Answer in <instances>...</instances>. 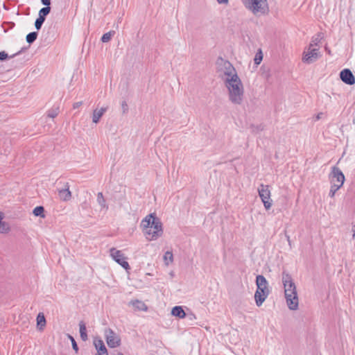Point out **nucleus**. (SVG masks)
Wrapping results in <instances>:
<instances>
[{
    "label": "nucleus",
    "mask_w": 355,
    "mask_h": 355,
    "mask_svg": "<svg viewBox=\"0 0 355 355\" xmlns=\"http://www.w3.org/2000/svg\"><path fill=\"white\" fill-rule=\"evenodd\" d=\"M10 231V227L8 224L4 221H3V216L0 212V233L5 234L8 233Z\"/></svg>",
    "instance_id": "nucleus-20"
},
{
    "label": "nucleus",
    "mask_w": 355,
    "mask_h": 355,
    "mask_svg": "<svg viewBox=\"0 0 355 355\" xmlns=\"http://www.w3.org/2000/svg\"><path fill=\"white\" fill-rule=\"evenodd\" d=\"M216 1L219 4H227L229 2V0H216Z\"/></svg>",
    "instance_id": "nucleus-37"
},
{
    "label": "nucleus",
    "mask_w": 355,
    "mask_h": 355,
    "mask_svg": "<svg viewBox=\"0 0 355 355\" xmlns=\"http://www.w3.org/2000/svg\"><path fill=\"white\" fill-rule=\"evenodd\" d=\"M340 78L343 83L347 85H352L355 83V78L348 69H345L340 71Z\"/></svg>",
    "instance_id": "nucleus-12"
},
{
    "label": "nucleus",
    "mask_w": 355,
    "mask_h": 355,
    "mask_svg": "<svg viewBox=\"0 0 355 355\" xmlns=\"http://www.w3.org/2000/svg\"><path fill=\"white\" fill-rule=\"evenodd\" d=\"M228 90L229 99L235 105H241L243 101L244 89L241 80L239 78L229 80L225 83Z\"/></svg>",
    "instance_id": "nucleus-3"
},
{
    "label": "nucleus",
    "mask_w": 355,
    "mask_h": 355,
    "mask_svg": "<svg viewBox=\"0 0 355 355\" xmlns=\"http://www.w3.org/2000/svg\"><path fill=\"white\" fill-rule=\"evenodd\" d=\"M282 283L288 307L291 310L297 309L299 301L296 286L291 275L286 271L282 272Z\"/></svg>",
    "instance_id": "nucleus-2"
},
{
    "label": "nucleus",
    "mask_w": 355,
    "mask_h": 355,
    "mask_svg": "<svg viewBox=\"0 0 355 355\" xmlns=\"http://www.w3.org/2000/svg\"><path fill=\"white\" fill-rule=\"evenodd\" d=\"M243 2L245 6L254 15L266 12V3L263 0H243Z\"/></svg>",
    "instance_id": "nucleus-5"
},
{
    "label": "nucleus",
    "mask_w": 355,
    "mask_h": 355,
    "mask_svg": "<svg viewBox=\"0 0 355 355\" xmlns=\"http://www.w3.org/2000/svg\"><path fill=\"white\" fill-rule=\"evenodd\" d=\"M37 322L38 326L44 327L46 324V320L42 313H39L37 316Z\"/></svg>",
    "instance_id": "nucleus-27"
},
{
    "label": "nucleus",
    "mask_w": 355,
    "mask_h": 355,
    "mask_svg": "<svg viewBox=\"0 0 355 355\" xmlns=\"http://www.w3.org/2000/svg\"><path fill=\"white\" fill-rule=\"evenodd\" d=\"M163 259L166 266H168L173 261V254L171 251H166L163 257Z\"/></svg>",
    "instance_id": "nucleus-21"
},
{
    "label": "nucleus",
    "mask_w": 355,
    "mask_h": 355,
    "mask_svg": "<svg viewBox=\"0 0 355 355\" xmlns=\"http://www.w3.org/2000/svg\"><path fill=\"white\" fill-rule=\"evenodd\" d=\"M69 339L71 340V344H72V347L73 349L77 352L78 351V345H77V343L76 342V340H74V338L71 336H69Z\"/></svg>",
    "instance_id": "nucleus-31"
},
{
    "label": "nucleus",
    "mask_w": 355,
    "mask_h": 355,
    "mask_svg": "<svg viewBox=\"0 0 355 355\" xmlns=\"http://www.w3.org/2000/svg\"><path fill=\"white\" fill-rule=\"evenodd\" d=\"M41 1L46 7H49V5L51 4V0H41Z\"/></svg>",
    "instance_id": "nucleus-35"
},
{
    "label": "nucleus",
    "mask_w": 355,
    "mask_h": 355,
    "mask_svg": "<svg viewBox=\"0 0 355 355\" xmlns=\"http://www.w3.org/2000/svg\"><path fill=\"white\" fill-rule=\"evenodd\" d=\"M44 21H45L44 19H43L39 17L37 19H36L35 22V26L37 31H39L41 28Z\"/></svg>",
    "instance_id": "nucleus-29"
},
{
    "label": "nucleus",
    "mask_w": 355,
    "mask_h": 355,
    "mask_svg": "<svg viewBox=\"0 0 355 355\" xmlns=\"http://www.w3.org/2000/svg\"><path fill=\"white\" fill-rule=\"evenodd\" d=\"M118 355H123L122 353H119Z\"/></svg>",
    "instance_id": "nucleus-39"
},
{
    "label": "nucleus",
    "mask_w": 355,
    "mask_h": 355,
    "mask_svg": "<svg viewBox=\"0 0 355 355\" xmlns=\"http://www.w3.org/2000/svg\"><path fill=\"white\" fill-rule=\"evenodd\" d=\"M140 227L148 241H155L163 234L161 220L154 213L147 215L142 219Z\"/></svg>",
    "instance_id": "nucleus-1"
},
{
    "label": "nucleus",
    "mask_w": 355,
    "mask_h": 355,
    "mask_svg": "<svg viewBox=\"0 0 355 355\" xmlns=\"http://www.w3.org/2000/svg\"><path fill=\"white\" fill-rule=\"evenodd\" d=\"M339 186H335L334 184H331V188H330V191H329V196L330 198H334L335 194H336V192L339 189Z\"/></svg>",
    "instance_id": "nucleus-28"
},
{
    "label": "nucleus",
    "mask_w": 355,
    "mask_h": 355,
    "mask_svg": "<svg viewBox=\"0 0 355 355\" xmlns=\"http://www.w3.org/2000/svg\"><path fill=\"white\" fill-rule=\"evenodd\" d=\"M110 254L111 257L124 269L128 270L130 268L128 262L126 261L127 258L121 250L112 248L110 250Z\"/></svg>",
    "instance_id": "nucleus-9"
},
{
    "label": "nucleus",
    "mask_w": 355,
    "mask_h": 355,
    "mask_svg": "<svg viewBox=\"0 0 355 355\" xmlns=\"http://www.w3.org/2000/svg\"><path fill=\"white\" fill-rule=\"evenodd\" d=\"M51 11L50 7H44L39 11V17L45 20L46 17L49 14Z\"/></svg>",
    "instance_id": "nucleus-24"
},
{
    "label": "nucleus",
    "mask_w": 355,
    "mask_h": 355,
    "mask_svg": "<svg viewBox=\"0 0 355 355\" xmlns=\"http://www.w3.org/2000/svg\"><path fill=\"white\" fill-rule=\"evenodd\" d=\"M82 104H83L82 101L76 102V103H73V107L74 109L78 108L80 106L82 105Z\"/></svg>",
    "instance_id": "nucleus-36"
},
{
    "label": "nucleus",
    "mask_w": 355,
    "mask_h": 355,
    "mask_svg": "<svg viewBox=\"0 0 355 355\" xmlns=\"http://www.w3.org/2000/svg\"><path fill=\"white\" fill-rule=\"evenodd\" d=\"M318 42H319L318 38L312 41V42H313V44H314V46L317 45Z\"/></svg>",
    "instance_id": "nucleus-38"
},
{
    "label": "nucleus",
    "mask_w": 355,
    "mask_h": 355,
    "mask_svg": "<svg viewBox=\"0 0 355 355\" xmlns=\"http://www.w3.org/2000/svg\"><path fill=\"white\" fill-rule=\"evenodd\" d=\"M263 59V55L261 51H260L259 53H257L255 55V58L254 59V64H259Z\"/></svg>",
    "instance_id": "nucleus-30"
},
{
    "label": "nucleus",
    "mask_w": 355,
    "mask_h": 355,
    "mask_svg": "<svg viewBox=\"0 0 355 355\" xmlns=\"http://www.w3.org/2000/svg\"><path fill=\"white\" fill-rule=\"evenodd\" d=\"M80 328V338L83 341H86L88 338L87 334V328L85 322L83 321H80L79 323Z\"/></svg>",
    "instance_id": "nucleus-18"
},
{
    "label": "nucleus",
    "mask_w": 355,
    "mask_h": 355,
    "mask_svg": "<svg viewBox=\"0 0 355 355\" xmlns=\"http://www.w3.org/2000/svg\"><path fill=\"white\" fill-rule=\"evenodd\" d=\"M8 58V54L5 51L0 52V60H5Z\"/></svg>",
    "instance_id": "nucleus-32"
},
{
    "label": "nucleus",
    "mask_w": 355,
    "mask_h": 355,
    "mask_svg": "<svg viewBox=\"0 0 355 355\" xmlns=\"http://www.w3.org/2000/svg\"><path fill=\"white\" fill-rule=\"evenodd\" d=\"M258 193L265 209L266 210L270 209L272 205V200L270 198V191L268 185L261 184L258 188Z\"/></svg>",
    "instance_id": "nucleus-6"
},
{
    "label": "nucleus",
    "mask_w": 355,
    "mask_h": 355,
    "mask_svg": "<svg viewBox=\"0 0 355 355\" xmlns=\"http://www.w3.org/2000/svg\"><path fill=\"white\" fill-rule=\"evenodd\" d=\"M257 291L254 293V300L257 306H260L270 294L268 282L264 276L259 275L256 277Z\"/></svg>",
    "instance_id": "nucleus-4"
},
{
    "label": "nucleus",
    "mask_w": 355,
    "mask_h": 355,
    "mask_svg": "<svg viewBox=\"0 0 355 355\" xmlns=\"http://www.w3.org/2000/svg\"><path fill=\"white\" fill-rule=\"evenodd\" d=\"M223 75L224 83H227L231 78L236 79L239 78L233 65L227 61L225 62L223 64Z\"/></svg>",
    "instance_id": "nucleus-11"
},
{
    "label": "nucleus",
    "mask_w": 355,
    "mask_h": 355,
    "mask_svg": "<svg viewBox=\"0 0 355 355\" xmlns=\"http://www.w3.org/2000/svg\"><path fill=\"white\" fill-rule=\"evenodd\" d=\"M59 196L64 201L69 200L71 196V191L69 188L60 190Z\"/></svg>",
    "instance_id": "nucleus-19"
},
{
    "label": "nucleus",
    "mask_w": 355,
    "mask_h": 355,
    "mask_svg": "<svg viewBox=\"0 0 355 355\" xmlns=\"http://www.w3.org/2000/svg\"><path fill=\"white\" fill-rule=\"evenodd\" d=\"M94 345L97 350V354L96 355H108L106 347L101 339H94Z\"/></svg>",
    "instance_id": "nucleus-13"
},
{
    "label": "nucleus",
    "mask_w": 355,
    "mask_h": 355,
    "mask_svg": "<svg viewBox=\"0 0 355 355\" xmlns=\"http://www.w3.org/2000/svg\"><path fill=\"white\" fill-rule=\"evenodd\" d=\"M171 314L179 318H184L186 317V313L182 306H176L172 309Z\"/></svg>",
    "instance_id": "nucleus-16"
},
{
    "label": "nucleus",
    "mask_w": 355,
    "mask_h": 355,
    "mask_svg": "<svg viewBox=\"0 0 355 355\" xmlns=\"http://www.w3.org/2000/svg\"><path fill=\"white\" fill-rule=\"evenodd\" d=\"M329 178L331 184L339 186V188L343 185L345 179L344 174L337 166H333L331 168V172Z\"/></svg>",
    "instance_id": "nucleus-8"
},
{
    "label": "nucleus",
    "mask_w": 355,
    "mask_h": 355,
    "mask_svg": "<svg viewBox=\"0 0 355 355\" xmlns=\"http://www.w3.org/2000/svg\"><path fill=\"white\" fill-rule=\"evenodd\" d=\"M58 113L59 107L52 108L47 112V116L53 119L58 116Z\"/></svg>",
    "instance_id": "nucleus-26"
},
{
    "label": "nucleus",
    "mask_w": 355,
    "mask_h": 355,
    "mask_svg": "<svg viewBox=\"0 0 355 355\" xmlns=\"http://www.w3.org/2000/svg\"><path fill=\"white\" fill-rule=\"evenodd\" d=\"M97 202L98 205L101 206V209H105V211L108 209V205L106 203V200L103 195V193H98Z\"/></svg>",
    "instance_id": "nucleus-17"
},
{
    "label": "nucleus",
    "mask_w": 355,
    "mask_h": 355,
    "mask_svg": "<svg viewBox=\"0 0 355 355\" xmlns=\"http://www.w3.org/2000/svg\"><path fill=\"white\" fill-rule=\"evenodd\" d=\"M105 336L107 344L110 347L114 348L120 345L121 339L112 329H106L105 331Z\"/></svg>",
    "instance_id": "nucleus-10"
},
{
    "label": "nucleus",
    "mask_w": 355,
    "mask_h": 355,
    "mask_svg": "<svg viewBox=\"0 0 355 355\" xmlns=\"http://www.w3.org/2000/svg\"><path fill=\"white\" fill-rule=\"evenodd\" d=\"M37 32H31L30 33H28L27 35H26V42L28 43V44H32L33 43L37 37Z\"/></svg>",
    "instance_id": "nucleus-25"
},
{
    "label": "nucleus",
    "mask_w": 355,
    "mask_h": 355,
    "mask_svg": "<svg viewBox=\"0 0 355 355\" xmlns=\"http://www.w3.org/2000/svg\"><path fill=\"white\" fill-rule=\"evenodd\" d=\"M129 305L132 306L135 311H146L148 310V306L146 304L139 300H131L129 302Z\"/></svg>",
    "instance_id": "nucleus-14"
},
{
    "label": "nucleus",
    "mask_w": 355,
    "mask_h": 355,
    "mask_svg": "<svg viewBox=\"0 0 355 355\" xmlns=\"http://www.w3.org/2000/svg\"><path fill=\"white\" fill-rule=\"evenodd\" d=\"M189 320L193 321L196 320V315L193 313L186 314V317Z\"/></svg>",
    "instance_id": "nucleus-33"
},
{
    "label": "nucleus",
    "mask_w": 355,
    "mask_h": 355,
    "mask_svg": "<svg viewBox=\"0 0 355 355\" xmlns=\"http://www.w3.org/2000/svg\"><path fill=\"white\" fill-rule=\"evenodd\" d=\"M107 111V107H101L100 110L96 109L93 112L92 121L94 123H98L102 116Z\"/></svg>",
    "instance_id": "nucleus-15"
},
{
    "label": "nucleus",
    "mask_w": 355,
    "mask_h": 355,
    "mask_svg": "<svg viewBox=\"0 0 355 355\" xmlns=\"http://www.w3.org/2000/svg\"><path fill=\"white\" fill-rule=\"evenodd\" d=\"M319 56V49L315 48L314 44L311 43L303 53L302 61L305 63L311 64L317 60Z\"/></svg>",
    "instance_id": "nucleus-7"
},
{
    "label": "nucleus",
    "mask_w": 355,
    "mask_h": 355,
    "mask_svg": "<svg viewBox=\"0 0 355 355\" xmlns=\"http://www.w3.org/2000/svg\"><path fill=\"white\" fill-rule=\"evenodd\" d=\"M44 213V208L42 206H37L33 211V214L35 216H40L42 218L45 217V215Z\"/></svg>",
    "instance_id": "nucleus-22"
},
{
    "label": "nucleus",
    "mask_w": 355,
    "mask_h": 355,
    "mask_svg": "<svg viewBox=\"0 0 355 355\" xmlns=\"http://www.w3.org/2000/svg\"><path fill=\"white\" fill-rule=\"evenodd\" d=\"M115 31H110L106 33H104L101 37V41L103 42H108L112 37L114 35Z\"/></svg>",
    "instance_id": "nucleus-23"
},
{
    "label": "nucleus",
    "mask_w": 355,
    "mask_h": 355,
    "mask_svg": "<svg viewBox=\"0 0 355 355\" xmlns=\"http://www.w3.org/2000/svg\"><path fill=\"white\" fill-rule=\"evenodd\" d=\"M121 107H122L123 112L125 113L128 110V105L125 101H123L121 103Z\"/></svg>",
    "instance_id": "nucleus-34"
}]
</instances>
